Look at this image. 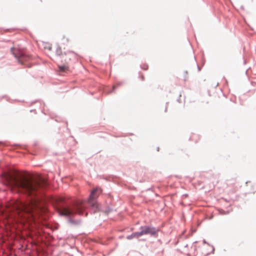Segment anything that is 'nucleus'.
<instances>
[{
  "mask_svg": "<svg viewBox=\"0 0 256 256\" xmlns=\"http://www.w3.org/2000/svg\"><path fill=\"white\" fill-rule=\"evenodd\" d=\"M4 178L6 184L12 190L28 196H35L40 188L47 186L46 180L42 177L34 178L26 174L13 172L5 174Z\"/></svg>",
  "mask_w": 256,
  "mask_h": 256,
  "instance_id": "1",
  "label": "nucleus"
},
{
  "mask_svg": "<svg viewBox=\"0 0 256 256\" xmlns=\"http://www.w3.org/2000/svg\"><path fill=\"white\" fill-rule=\"evenodd\" d=\"M12 206L10 210H16L18 217L24 220V222L35 221L40 214L45 210L38 198H32L28 203L24 204L16 200L8 206Z\"/></svg>",
  "mask_w": 256,
  "mask_h": 256,
  "instance_id": "2",
  "label": "nucleus"
},
{
  "mask_svg": "<svg viewBox=\"0 0 256 256\" xmlns=\"http://www.w3.org/2000/svg\"><path fill=\"white\" fill-rule=\"evenodd\" d=\"M84 208L82 202H76L72 204L64 206L58 209V212L60 216H71L76 214H82Z\"/></svg>",
  "mask_w": 256,
  "mask_h": 256,
  "instance_id": "3",
  "label": "nucleus"
},
{
  "mask_svg": "<svg viewBox=\"0 0 256 256\" xmlns=\"http://www.w3.org/2000/svg\"><path fill=\"white\" fill-rule=\"evenodd\" d=\"M11 51L14 56L18 59V62L21 64H24V62L30 60L32 58V56L26 54L22 50L16 48H12Z\"/></svg>",
  "mask_w": 256,
  "mask_h": 256,
  "instance_id": "4",
  "label": "nucleus"
},
{
  "mask_svg": "<svg viewBox=\"0 0 256 256\" xmlns=\"http://www.w3.org/2000/svg\"><path fill=\"white\" fill-rule=\"evenodd\" d=\"M102 190L100 188H96L94 189L90 196L88 200V203L92 206L94 209V212H96L99 210L98 209V205L96 202H95V200L97 198L100 194H101Z\"/></svg>",
  "mask_w": 256,
  "mask_h": 256,
  "instance_id": "5",
  "label": "nucleus"
},
{
  "mask_svg": "<svg viewBox=\"0 0 256 256\" xmlns=\"http://www.w3.org/2000/svg\"><path fill=\"white\" fill-rule=\"evenodd\" d=\"M138 236H140L144 234H150L152 236H155L157 234V230L154 228H150L147 226L140 228V232H138Z\"/></svg>",
  "mask_w": 256,
  "mask_h": 256,
  "instance_id": "6",
  "label": "nucleus"
},
{
  "mask_svg": "<svg viewBox=\"0 0 256 256\" xmlns=\"http://www.w3.org/2000/svg\"><path fill=\"white\" fill-rule=\"evenodd\" d=\"M76 58V54L70 51L66 53H64V54H62L60 59L62 62L68 64L70 60Z\"/></svg>",
  "mask_w": 256,
  "mask_h": 256,
  "instance_id": "7",
  "label": "nucleus"
},
{
  "mask_svg": "<svg viewBox=\"0 0 256 256\" xmlns=\"http://www.w3.org/2000/svg\"><path fill=\"white\" fill-rule=\"evenodd\" d=\"M58 68L60 72H66L69 71V66L68 64L58 66Z\"/></svg>",
  "mask_w": 256,
  "mask_h": 256,
  "instance_id": "8",
  "label": "nucleus"
},
{
  "mask_svg": "<svg viewBox=\"0 0 256 256\" xmlns=\"http://www.w3.org/2000/svg\"><path fill=\"white\" fill-rule=\"evenodd\" d=\"M43 46H44V48L45 49H47L48 50H51L52 49V45L50 44H49V43L44 42L43 43Z\"/></svg>",
  "mask_w": 256,
  "mask_h": 256,
  "instance_id": "9",
  "label": "nucleus"
},
{
  "mask_svg": "<svg viewBox=\"0 0 256 256\" xmlns=\"http://www.w3.org/2000/svg\"><path fill=\"white\" fill-rule=\"evenodd\" d=\"M56 54L58 56H60V58H61V56H62V54H63L62 52V49L60 48V47H58L56 50Z\"/></svg>",
  "mask_w": 256,
  "mask_h": 256,
  "instance_id": "10",
  "label": "nucleus"
},
{
  "mask_svg": "<svg viewBox=\"0 0 256 256\" xmlns=\"http://www.w3.org/2000/svg\"><path fill=\"white\" fill-rule=\"evenodd\" d=\"M138 234V232H134L132 234H131L130 236H128L127 238L128 239H131V238H138L139 236H138V234Z\"/></svg>",
  "mask_w": 256,
  "mask_h": 256,
  "instance_id": "11",
  "label": "nucleus"
},
{
  "mask_svg": "<svg viewBox=\"0 0 256 256\" xmlns=\"http://www.w3.org/2000/svg\"><path fill=\"white\" fill-rule=\"evenodd\" d=\"M188 74V72L187 71H185L184 72V80H188V76H187Z\"/></svg>",
  "mask_w": 256,
  "mask_h": 256,
  "instance_id": "12",
  "label": "nucleus"
},
{
  "mask_svg": "<svg viewBox=\"0 0 256 256\" xmlns=\"http://www.w3.org/2000/svg\"><path fill=\"white\" fill-rule=\"evenodd\" d=\"M142 80H144V76H142Z\"/></svg>",
  "mask_w": 256,
  "mask_h": 256,
  "instance_id": "13",
  "label": "nucleus"
}]
</instances>
